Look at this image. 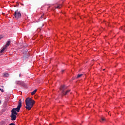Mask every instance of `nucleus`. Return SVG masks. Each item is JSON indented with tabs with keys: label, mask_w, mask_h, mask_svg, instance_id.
Segmentation results:
<instances>
[{
	"label": "nucleus",
	"mask_w": 125,
	"mask_h": 125,
	"mask_svg": "<svg viewBox=\"0 0 125 125\" xmlns=\"http://www.w3.org/2000/svg\"><path fill=\"white\" fill-rule=\"evenodd\" d=\"M66 88L67 87L65 86V85H62L61 86L60 88V90L62 95H67V94H68V93H69V92L71 91V90H68L66 91H65V89H66Z\"/></svg>",
	"instance_id": "obj_3"
},
{
	"label": "nucleus",
	"mask_w": 125,
	"mask_h": 125,
	"mask_svg": "<svg viewBox=\"0 0 125 125\" xmlns=\"http://www.w3.org/2000/svg\"><path fill=\"white\" fill-rule=\"evenodd\" d=\"M17 113H14V112H12L11 115V121H15L16 120V116Z\"/></svg>",
	"instance_id": "obj_6"
},
{
	"label": "nucleus",
	"mask_w": 125,
	"mask_h": 125,
	"mask_svg": "<svg viewBox=\"0 0 125 125\" xmlns=\"http://www.w3.org/2000/svg\"><path fill=\"white\" fill-rule=\"evenodd\" d=\"M22 107V102L21 101V100H20L19 101V104L18 105V106L16 108H13L11 112L14 113V114H17V112L20 111V109H21V107Z\"/></svg>",
	"instance_id": "obj_2"
},
{
	"label": "nucleus",
	"mask_w": 125,
	"mask_h": 125,
	"mask_svg": "<svg viewBox=\"0 0 125 125\" xmlns=\"http://www.w3.org/2000/svg\"><path fill=\"white\" fill-rule=\"evenodd\" d=\"M64 71H65L64 70H62V73H63V72H64Z\"/></svg>",
	"instance_id": "obj_15"
},
{
	"label": "nucleus",
	"mask_w": 125,
	"mask_h": 125,
	"mask_svg": "<svg viewBox=\"0 0 125 125\" xmlns=\"http://www.w3.org/2000/svg\"><path fill=\"white\" fill-rule=\"evenodd\" d=\"M3 77H5V78H7L8 76H9V74H8V73H4L2 74Z\"/></svg>",
	"instance_id": "obj_8"
},
{
	"label": "nucleus",
	"mask_w": 125,
	"mask_h": 125,
	"mask_svg": "<svg viewBox=\"0 0 125 125\" xmlns=\"http://www.w3.org/2000/svg\"><path fill=\"white\" fill-rule=\"evenodd\" d=\"M82 76H83V74H78L77 76V78H81V77H82Z\"/></svg>",
	"instance_id": "obj_11"
},
{
	"label": "nucleus",
	"mask_w": 125,
	"mask_h": 125,
	"mask_svg": "<svg viewBox=\"0 0 125 125\" xmlns=\"http://www.w3.org/2000/svg\"><path fill=\"white\" fill-rule=\"evenodd\" d=\"M1 103V101H0V104Z\"/></svg>",
	"instance_id": "obj_18"
},
{
	"label": "nucleus",
	"mask_w": 125,
	"mask_h": 125,
	"mask_svg": "<svg viewBox=\"0 0 125 125\" xmlns=\"http://www.w3.org/2000/svg\"><path fill=\"white\" fill-rule=\"evenodd\" d=\"M104 122H105V118H102L101 120L100 121L101 123H103Z\"/></svg>",
	"instance_id": "obj_10"
},
{
	"label": "nucleus",
	"mask_w": 125,
	"mask_h": 125,
	"mask_svg": "<svg viewBox=\"0 0 125 125\" xmlns=\"http://www.w3.org/2000/svg\"><path fill=\"white\" fill-rule=\"evenodd\" d=\"M9 44H10V41H8L7 42L6 44L5 45V46H3L2 49L1 50L0 53H2V52H3V51H4V50H5V49H6V47H8V46H9Z\"/></svg>",
	"instance_id": "obj_5"
},
{
	"label": "nucleus",
	"mask_w": 125,
	"mask_h": 125,
	"mask_svg": "<svg viewBox=\"0 0 125 125\" xmlns=\"http://www.w3.org/2000/svg\"><path fill=\"white\" fill-rule=\"evenodd\" d=\"M2 38H3V37L2 35L0 36V40H1V39H2Z\"/></svg>",
	"instance_id": "obj_13"
},
{
	"label": "nucleus",
	"mask_w": 125,
	"mask_h": 125,
	"mask_svg": "<svg viewBox=\"0 0 125 125\" xmlns=\"http://www.w3.org/2000/svg\"><path fill=\"white\" fill-rule=\"evenodd\" d=\"M10 125H15V124H14V123H11Z\"/></svg>",
	"instance_id": "obj_14"
},
{
	"label": "nucleus",
	"mask_w": 125,
	"mask_h": 125,
	"mask_svg": "<svg viewBox=\"0 0 125 125\" xmlns=\"http://www.w3.org/2000/svg\"><path fill=\"white\" fill-rule=\"evenodd\" d=\"M19 77H21V74H20Z\"/></svg>",
	"instance_id": "obj_16"
},
{
	"label": "nucleus",
	"mask_w": 125,
	"mask_h": 125,
	"mask_svg": "<svg viewBox=\"0 0 125 125\" xmlns=\"http://www.w3.org/2000/svg\"><path fill=\"white\" fill-rule=\"evenodd\" d=\"M14 16H15L16 19H19V18L21 17V13L18 11V10H17L15 11V13L14 14Z\"/></svg>",
	"instance_id": "obj_4"
},
{
	"label": "nucleus",
	"mask_w": 125,
	"mask_h": 125,
	"mask_svg": "<svg viewBox=\"0 0 125 125\" xmlns=\"http://www.w3.org/2000/svg\"><path fill=\"white\" fill-rule=\"evenodd\" d=\"M0 90H1V89L0 88Z\"/></svg>",
	"instance_id": "obj_19"
},
{
	"label": "nucleus",
	"mask_w": 125,
	"mask_h": 125,
	"mask_svg": "<svg viewBox=\"0 0 125 125\" xmlns=\"http://www.w3.org/2000/svg\"><path fill=\"white\" fill-rule=\"evenodd\" d=\"M37 89L34 90L32 93H31V95H34L36 92H37Z\"/></svg>",
	"instance_id": "obj_9"
},
{
	"label": "nucleus",
	"mask_w": 125,
	"mask_h": 125,
	"mask_svg": "<svg viewBox=\"0 0 125 125\" xmlns=\"http://www.w3.org/2000/svg\"><path fill=\"white\" fill-rule=\"evenodd\" d=\"M56 8H60V6L58 5L57 6H56Z\"/></svg>",
	"instance_id": "obj_12"
},
{
	"label": "nucleus",
	"mask_w": 125,
	"mask_h": 125,
	"mask_svg": "<svg viewBox=\"0 0 125 125\" xmlns=\"http://www.w3.org/2000/svg\"><path fill=\"white\" fill-rule=\"evenodd\" d=\"M35 102L31 98H27L25 100V104L26 106H25L26 109L30 111L32 108H33V106H34V104H35Z\"/></svg>",
	"instance_id": "obj_1"
},
{
	"label": "nucleus",
	"mask_w": 125,
	"mask_h": 125,
	"mask_svg": "<svg viewBox=\"0 0 125 125\" xmlns=\"http://www.w3.org/2000/svg\"><path fill=\"white\" fill-rule=\"evenodd\" d=\"M1 92H3V90H1Z\"/></svg>",
	"instance_id": "obj_17"
},
{
	"label": "nucleus",
	"mask_w": 125,
	"mask_h": 125,
	"mask_svg": "<svg viewBox=\"0 0 125 125\" xmlns=\"http://www.w3.org/2000/svg\"><path fill=\"white\" fill-rule=\"evenodd\" d=\"M16 84H19L20 85H23V82H21V81H16Z\"/></svg>",
	"instance_id": "obj_7"
}]
</instances>
